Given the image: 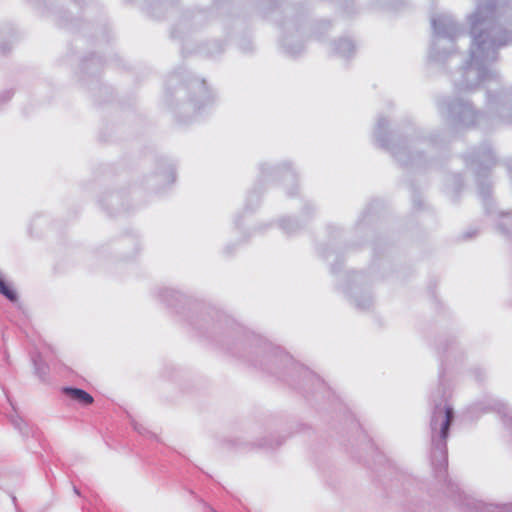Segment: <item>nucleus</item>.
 <instances>
[{"instance_id":"nucleus-1","label":"nucleus","mask_w":512,"mask_h":512,"mask_svg":"<svg viewBox=\"0 0 512 512\" xmlns=\"http://www.w3.org/2000/svg\"><path fill=\"white\" fill-rule=\"evenodd\" d=\"M62 393L68 401L82 407L89 406L94 402L93 396L82 389L63 387Z\"/></svg>"},{"instance_id":"nucleus-2","label":"nucleus","mask_w":512,"mask_h":512,"mask_svg":"<svg viewBox=\"0 0 512 512\" xmlns=\"http://www.w3.org/2000/svg\"><path fill=\"white\" fill-rule=\"evenodd\" d=\"M452 418H453V411L451 408L447 407L445 410V420L442 423V427H441V437L443 439H445L447 437Z\"/></svg>"},{"instance_id":"nucleus-3","label":"nucleus","mask_w":512,"mask_h":512,"mask_svg":"<svg viewBox=\"0 0 512 512\" xmlns=\"http://www.w3.org/2000/svg\"><path fill=\"white\" fill-rule=\"evenodd\" d=\"M0 293L8 298L10 301H15L17 295L13 289H11L5 281L0 277Z\"/></svg>"},{"instance_id":"nucleus-4","label":"nucleus","mask_w":512,"mask_h":512,"mask_svg":"<svg viewBox=\"0 0 512 512\" xmlns=\"http://www.w3.org/2000/svg\"><path fill=\"white\" fill-rule=\"evenodd\" d=\"M35 371L39 375V377L44 378L47 373V367L45 365H38L35 361Z\"/></svg>"}]
</instances>
